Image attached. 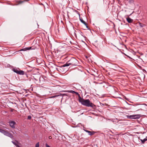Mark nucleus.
<instances>
[{
    "mask_svg": "<svg viewBox=\"0 0 147 147\" xmlns=\"http://www.w3.org/2000/svg\"><path fill=\"white\" fill-rule=\"evenodd\" d=\"M146 109H147V105H146Z\"/></svg>",
    "mask_w": 147,
    "mask_h": 147,
    "instance_id": "nucleus-28",
    "label": "nucleus"
},
{
    "mask_svg": "<svg viewBox=\"0 0 147 147\" xmlns=\"http://www.w3.org/2000/svg\"><path fill=\"white\" fill-rule=\"evenodd\" d=\"M139 26H140V27L141 28H142L144 26H145V25L144 24H142L140 22L139 23Z\"/></svg>",
    "mask_w": 147,
    "mask_h": 147,
    "instance_id": "nucleus-17",
    "label": "nucleus"
},
{
    "mask_svg": "<svg viewBox=\"0 0 147 147\" xmlns=\"http://www.w3.org/2000/svg\"><path fill=\"white\" fill-rule=\"evenodd\" d=\"M5 131H5V130L0 129V132L3 133L4 134L5 133Z\"/></svg>",
    "mask_w": 147,
    "mask_h": 147,
    "instance_id": "nucleus-18",
    "label": "nucleus"
},
{
    "mask_svg": "<svg viewBox=\"0 0 147 147\" xmlns=\"http://www.w3.org/2000/svg\"><path fill=\"white\" fill-rule=\"evenodd\" d=\"M29 1V0H23V1L20 0L17 1H16L17 4H16V5L22 4L25 1L28 2Z\"/></svg>",
    "mask_w": 147,
    "mask_h": 147,
    "instance_id": "nucleus-6",
    "label": "nucleus"
},
{
    "mask_svg": "<svg viewBox=\"0 0 147 147\" xmlns=\"http://www.w3.org/2000/svg\"><path fill=\"white\" fill-rule=\"evenodd\" d=\"M146 138H147V137H146Z\"/></svg>",
    "mask_w": 147,
    "mask_h": 147,
    "instance_id": "nucleus-32",
    "label": "nucleus"
},
{
    "mask_svg": "<svg viewBox=\"0 0 147 147\" xmlns=\"http://www.w3.org/2000/svg\"><path fill=\"white\" fill-rule=\"evenodd\" d=\"M5 125V124L3 122H0V125Z\"/></svg>",
    "mask_w": 147,
    "mask_h": 147,
    "instance_id": "nucleus-24",
    "label": "nucleus"
},
{
    "mask_svg": "<svg viewBox=\"0 0 147 147\" xmlns=\"http://www.w3.org/2000/svg\"><path fill=\"white\" fill-rule=\"evenodd\" d=\"M31 118V117L30 115H29L28 117V119H30Z\"/></svg>",
    "mask_w": 147,
    "mask_h": 147,
    "instance_id": "nucleus-22",
    "label": "nucleus"
},
{
    "mask_svg": "<svg viewBox=\"0 0 147 147\" xmlns=\"http://www.w3.org/2000/svg\"><path fill=\"white\" fill-rule=\"evenodd\" d=\"M63 95H66V94H57L56 95H55L53 96H52L51 97V98H55L59 96H63Z\"/></svg>",
    "mask_w": 147,
    "mask_h": 147,
    "instance_id": "nucleus-7",
    "label": "nucleus"
},
{
    "mask_svg": "<svg viewBox=\"0 0 147 147\" xmlns=\"http://www.w3.org/2000/svg\"><path fill=\"white\" fill-rule=\"evenodd\" d=\"M85 131L88 133L89 135H92L94 134V132L93 131H90L88 130H85Z\"/></svg>",
    "mask_w": 147,
    "mask_h": 147,
    "instance_id": "nucleus-10",
    "label": "nucleus"
},
{
    "mask_svg": "<svg viewBox=\"0 0 147 147\" xmlns=\"http://www.w3.org/2000/svg\"><path fill=\"white\" fill-rule=\"evenodd\" d=\"M29 48L28 47H26L24 48H23L22 49H21L20 51H26L27 50H29Z\"/></svg>",
    "mask_w": 147,
    "mask_h": 147,
    "instance_id": "nucleus-14",
    "label": "nucleus"
},
{
    "mask_svg": "<svg viewBox=\"0 0 147 147\" xmlns=\"http://www.w3.org/2000/svg\"><path fill=\"white\" fill-rule=\"evenodd\" d=\"M3 128L4 129L5 128H6L5 126H3Z\"/></svg>",
    "mask_w": 147,
    "mask_h": 147,
    "instance_id": "nucleus-27",
    "label": "nucleus"
},
{
    "mask_svg": "<svg viewBox=\"0 0 147 147\" xmlns=\"http://www.w3.org/2000/svg\"><path fill=\"white\" fill-rule=\"evenodd\" d=\"M127 117L128 119H139L141 117V115L140 114H136L135 115H127Z\"/></svg>",
    "mask_w": 147,
    "mask_h": 147,
    "instance_id": "nucleus-3",
    "label": "nucleus"
},
{
    "mask_svg": "<svg viewBox=\"0 0 147 147\" xmlns=\"http://www.w3.org/2000/svg\"><path fill=\"white\" fill-rule=\"evenodd\" d=\"M74 94H75L76 95H77L78 96V100L79 101V100H80L81 98H82L79 95L78 93V92H76L75 91V92L74 93Z\"/></svg>",
    "mask_w": 147,
    "mask_h": 147,
    "instance_id": "nucleus-12",
    "label": "nucleus"
},
{
    "mask_svg": "<svg viewBox=\"0 0 147 147\" xmlns=\"http://www.w3.org/2000/svg\"><path fill=\"white\" fill-rule=\"evenodd\" d=\"M79 102L84 105L87 107H91L94 109H95L96 108V106L90 102V100L88 99H84L83 98H82L79 100Z\"/></svg>",
    "mask_w": 147,
    "mask_h": 147,
    "instance_id": "nucleus-2",
    "label": "nucleus"
},
{
    "mask_svg": "<svg viewBox=\"0 0 147 147\" xmlns=\"http://www.w3.org/2000/svg\"><path fill=\"white\" fill-rule=\"evenodd\" d=\"M46 147H51L49 145L47 144H45Z\"/></svg>",
    "mask_w": 147,
    "mask_h": 147,
    "instance_id": "nucleus-23",
    "label": "nucleus"
},
{
    "mask_svg": "<svg viewBox=\"0 0 147 147\" xmlns=\"http://www.w3.org/2000/svg\"><path fill=\"white\" fill-rule=\"evenodd\" d=\"M32 69H31L30 70V71H32Z\"/></svg>",
    "mask_w": 147,
    "mask_h": 147,
    "instance_id": "nucleus-30",
    "label": "nucleus"
},
{
    "mask_svg": "<svg viewBox=\"0 0 147 147\" xmlns=\"http://www.w3.org/2000/svg\"><path fill=\"white\" fill-rule=\"evenodd\" d=\"M49 139H52V137L51 136H49Z\"/></svg>",
    "mask_w": 147,
    "mask_h": 147,
    "instance_id": "nucleus-26",
    "label": "nucleus"
},
{
    "mask_svg": "<svg viewBox=\"0 0 147 147\" xmlns=\"http://www.w3.org/2000/svg\"><path fill=\"white\" fill-rule=\"evenodd\" d=\"M67 92L69 93H72L73 94H74V93L75 92V91L73 90H68L67 91Z\"/></svg>",
    "mask_w": 147,
    "mask_h": 147,
    "instance_id": "nucleus-20",
    "label": "nucleus"
},
{
    "mask_svg": "<svg viewBox=\"0 0 147 147\" xmlns=\"http://www.w3.org/2000/svg\"><path fill=\"white\" fill-rule=\"evenodd\" d=\"M18 68H13L12 69V70L14 72L16 73L17 74H18V72L19 71V70H18Z\"/></svg>",
    "mask_w": 147,
    "mask_h": 147,
    "instance_id": "nucleus-11",
    "label": "nucleus"
},
{
    "mask_svg": "<svg viewBox=\"0 0 147 147\" xmlns=\"http://www.w3.org/2000/svg\"><path fill=\"white\" fill-rule=\"evenodd\" d=\"M18 69L19 70L18 72V74L22 75H23L25 74V72L24 71L20 70L19 68H18Z\"/></svg>",
    "mask_w": 147,
    "mask_h": 147,
    "instance_id": "nucleus-8",
    "label": "nucleus"
},
{
    "mask_svg": "<svg viewBox=\"0 0 147 147\" xmlns=\"http://www.w3.org/2000/svg\"><path fill=\"white\" fill-rule=\"evenodd\" d=\"M10 126L12 128H15V125L16 124V122L13 121H10L9 122Z\"/></svg>",
    "mask_w": 147,
    "mask_h": 147,
    "instance_id": "nucleus-5",
    "label": "nucleus"
},
{
    "mask_svg": "<svg viewBox=\"0 0 147 147\" xmlns=\"http://www.w3.org/2000/svg\"><path fill=\"white\" fill-rule=\"evenodd\" d=\"M127 56L128 57H129V58H130V57L129 56H127Z\"/></svg>",
    "mask_w": 147,
    "mask_h": 147,
    "instance_id": "nucleus-29",
    "label": "nucleus"
},
{
    "mask_svg": "<svg viewBox=\"0 0 147 147\" xmlns=\"http://www.w3.org/2000/svg\"><path fill=\"white\" fill-rule=\"evenodd\" d=\"M39 142L37 143L36 145H35V147H39Z\"/></svg>",
    "mask_w": 147,
    "mask_h": 147,
    "instance_id": "nucleus-21",
    "label": "nucleus"
},
{
    "mask_svg": "<svg viewBox=\"0 0 147 147\" xmlns=\"http://www.w3.org/2000/svg\"><path fill=\"white\" fill-rule=\"evenodd\" d=\"M29 50H34L36 48L35 47H29Z\"/></svg>",
    "mask_w": 147,
    "mask_h": 147,
    "instance_id": "nucleus-16",
    "label": "nucleus"
},
{
    "mask_svg": "<svg viewBox=\"0 0 147 147\" xmlns=\"http://www.w3.org/2000/svg\"><path fill=\"white\" fill-rule=\"evenodd\" d=\"M140 141L143 144H144L145 141H147V138H144L143 140L140 139Z\"/></svg>",
    "mask_w": 147,
    "mask_h": 147,
    "instance_id": "nucleus-15",
    "label": "nucleus"
},
{
    "mask_svg": "<svg viewBox=\"0 0 147 147\" xmlns=\"http://www.w3.org/2000/svg\"><path fill=\"white\" fill-rule=\"evenodd\" d=\"M25 74L26 75V76H27V74Z\"/></svg>",
    "mask_w": 147,
    "mask_h": 147,
    "instance_id": "nucleus-31",
    "label": "nucleus"
},
{
    "mask_svg": "<svg viewBox=\"0 0 147 147\" xmlns=\"http://www.w3.org/2000/svg\"><path fill=\"white\" fill-rule=\"evenodd\" d=\"M6 111H0V113H1L2 114L4 115L6 113Z\"/></svg>",
    "mask_w": 147,
    "mask_h": 147,
    "instance_id": "nucleus-19",
    "label": "nucleus"
},
{
    "mask_svg": "<svg viewBox=\"0 0 147 147\" xmlns=\"http://www.w3.org/2000/svg\"><path fill=\"white\" fill-rule=\"evenodd\" d=\"M80 63L79 61L74 57H72L65 64L62 65L63 67L69 66L70 65L72 66L79 65Z\"/></svg>",
    "mask_w": 147,
    "mask_h": 147,
    "instance_id": "nucleus-1",
    "label": "nucleus"
},
{
    "mask_svg": "<svg viewBox=\"0 0 147 147\" xmlns=\"http://www.w3.org/2000/svg\"><path fill=\"white\" fill-rule=\"evenodd\" d=\"M80 21L83 24H84L85 25H86V23L83 20L82 18H80Z\"/></svg>",
    "mask_w": 147,
    "mask_h": 147,
    "instance_id": "nucleus-13",
    "label": "nucleus"
},
{
    "mask_svg": "<svg viewBox=\"0 0 147 147\" xmlns=\"http://www.w3.org/2000/svg\"><path fill=\"white\" fill-rule=\"evenodd\" d=\"M126 20L127 22L129 23H132L133 21V20L130 18L129 17H128L126 18Z\"/></svg>",
    "mask_w": 147,
    "mask_h": 147,
    "instance_id": "nucleus-9",
    "label": "nucleus"
},
{
    "mask_svg": "<svg viewBox=\"0 0 147 147\" xmlns=\"http://www.w3.org/2000/svg\"><path fill=\"white\" fill-rule=\"evenodd\" d=\"M4 135L10 137L11 139L13 138V136L11 134L6 131Z\"/></svg>",
    "mask_w": 147,
    "mask_h": 147,
    "instance_id": "nucleus-4",
    "label": "nucleus"
},
{
    "mask_svg": "<svg viewBox=\"0 0 147 147\" xmlns=\"http://www.w3.org/2000/svg\"><path fill=\"white\" fill-rule=\"evenodd\" d=\"M87 24L86 23V25H85L86 26V27L87 28H88V29H89L88 28V26H87Z\"/></svg>",
    "mask_w": 147,
    "mask_h": 147,
    "instance_id": "nucleus-25",
    "label": "nucleus"
}]
</instances>
